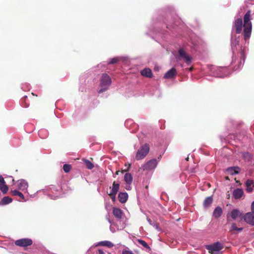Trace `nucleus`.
Masks as SVG:
<instances>
[{
    "label": "nucleus",
    "instance_id": "49530a36",
    "mask_svg": "<svg viewBox=\"0 0 254 254\" xmlns=\"http://www.w3.org/2000/svg\"><path fill=\"white\" fill-rule=\"evenodd\" d=\"M45 132H46V135H45V136H47V131H46Z\"/></svg>",
    "mask_w": 254,
    "mask_h": 254
},
{
    "label": "nucleus",
    "instance_id": "c03bdc74",
    "mask_svg": "<svg viewBox=\"0 0 254 254\" xmlns=\"http://www.w3.org/2000/svg\"><path fill=\"white\" fill-rule=\"evenodd\" d=\"M108 218V221H109V222L110 223H111V220H110V219H109V218Z\"/></svg>",
    "mask_w": 254,
    "mask_h": 254
},
{
    "label": "nucleus",
    "instance_id": "72a5a7b5",
    "mask_svg": "<svg viewBox=\"0 0 254 254\" xmlns=\"http://www.w3.org/2000/svg\"><path fill=\"white\" fill-rule=\"evenodd\" d=\"M5 184V182L3 178L1 176H0V185H3Z\"/></svg>",
    "mask_w": 254,
    "mask_h": 254
},
{
    "label": "nucleus",
    "instance_id": "cd10ccee",
    "mask_svg": "<svg viewBox=\"0 0 254 254\" xmlns=\"http://www.w3.org/2000/svg\"><path fill=\"white\" fill-rule=\"evenodd\" d=\"M0 190L3 193H6L8 191V187L5 184L0 185Z\"/></svg>",
    "mask_w": 254,
    "mask_h": 254
},
{
    "label": "nucleus",
    "instance_id": "473e14b6",
    "mask_svg": "<svg viewBox=\"0 0 254 254\" xmlns=\"http://www.w3.org/2000/svg\"><path fill=\"white\" fill-rule=\"evenodd\" d=\"M63 169L65 173H68L71 169V166L69 165L65 164L64 165Z\"/></svg>",
    "mask_w": 254,
    "mask_h": 254
},
{
    "label": "nucleus",
    "instance_id": "423d86ee",
    "mask_svg": "<svg viewBox=\"0 0 254 254\" xmlns=\"http://www.w3.org/2000/svg\"><path fill=\"white\" fill-rule=\"evenodd\" d=\"M15 244L19 247H25L31 245L32 241L28 238L21 239L16 241Z\"/></svg>",
    "mask_w": 254,
    "mask_h": 254
},
{
    "label": "nucleus",
    "instance_id": "a211bd4d",
    "mask_svg": "<svg viewBox=\"0 0 254 254\" xmlns=\"http://www.w3.org/2000/svg\"><path fill=\"white\" fill-rule=\"evenodd\" d=\"M240 168L238 167H230L227 169V172L231 175L238 174Z\"/></svg>",
    "mask_w": 254,
    "mask_h": 254
},
{
    "label": "nucleus",
    "instance_id": "79ce46f5",
    "mask_svg": "<svg viewBox=\"0 0 254 254\" xmlns=\"http://www.w3.org/2000/svg\"><path fill=\"white\" fill-rule=\"evenodd\" d=\"M99 254H105L102 250H99Z\"/></svg>",
    "mask_w": 254,
    "mask_h": 254
},
{
    "label": "nucleus",
    "instance_id": "4468645a",
    "mask_svg": "<svg viewBox=\"0 0 254 254\" xmlns=\"http://www.w3.org/2000/svg\"><path fill=\"white\" fill-rule=\"evenodd\" d=\"M113 213L114 215L118 219H121L123 215L122 211L118 208H113Z\"/></svg>",
    "mask_w": 254,
    "mask_h": 254
},
{
    "label": "nucleus",
    "instance_id": "9d476101",
    "mask_svg": "<svg viewBox=\"0 0 254 254\" xmlns=\"http://www.w3.org/2000/svg\"><path fill=\"white\" fill-rule=\"evenodd\" d=\"M18 185V189L23 191V190H27V189L28 187V183L25 181L24 180H20L17 181Z\"/></svg>",
    "mask_w": 254,
    "mask_h": 254
},
{
    "label": "nucleus",
    "instance_id": "09e8293b",
    "mask_svg": "<svg viewBox=\"0 0 254 254\" xmlns=\"http://www.w3.org/2000/svg\"><path fill=\"white\" fill-rule=\"evenodd\" d=\"M12 182H13V183H14V179H12Z\"/></svg>",
    "mask_w": 254,
    "mask_h": 254
},
{
    "label": "nucleus",
    "instance_id": "2f4dec72",
    "mask_svg": "<svg viewBox=\"0 0 254 254\" xmlns=\"http://www.w3.org/2000/svg\"><path fill=\"white\" fill-rule=\"evenodd\" d=\"M120 60V58H118V57H116V58H114L113 59H111L109 61V64H115V63H117V62H118Z\"/></svg>",
    "mask_w": 254,
    "mask_h": 254
},
{
    "label": "nucleus",
    "instance_id": "7c9ffc66",
    "mask_svg": "<svg viewBox=\"0 0 254 254\" xmlns=\"http://www.w3.org/2000/svg\"><path fill=\"white\" fill-rule=\"evenodd\" d=\"M137 242L139 244L141 245L144 248L149 249V247L148 246V244L144 241L141 239H138Z\"/></svg>",
    "mask_w": 254,
    "mask_h": 254
},
{
    "label": "nucleus",
    "instance_id": "de8ad7c7",
    "mask_svg": "<svg viewBox=\"0 0 254 254\" xmlns=\"http://www.w3.org/2000/svg\"><path fill=\"white\" fill-rule=\"evenodd\" d=\"M116 174H117V175H118V174H119V171H117V172H116Z\"/></svg>",
    "mask_w": 254,
    "mask_h": 254
},
{
    "label": "nucleus",
    "instance_id": "a19ab883",
    "mask_svg": "<svg viewBox=\"0 0 254 254\" xmlns=\"http://www.w3.org/2000/svg\"><path fill=\"white\" fill-rule=\"evenodd\" d=\"M44 131H46V130H40L39 132V135L40 136H41V137H43V136H42V133H43V132Z\"/></svg>",
    "mask_w": 254,
    "mask_h": 254
},
{
    "label": "nucleus",
    "instance_id": "a878e982",
    "mask_svg": "<svg viewBox=\"0 0 254 254\" xmlns=\"http://www.w3.org/2000/svg\"><path fill=\"white\" fill-rule=\"evenodd\" d=\"M212 202V198L211 197H207L204 200L203 204L205 207L208 206Z\"/></svg>",
    "mask_w": 254,
    "mask_h": 254
},
{
    "label": "nucleus",
    "instance_id": "2eb2a0df",
    "mask_svg": "<svg viewBox=\"0 0 254 254\" xmlns=\"http://www.w3.org/2000/svg\"><path fill=\"white\" fill-rule=\"evenodd\" d=\"M120 185L114 182L111 188V191L109 194H116L119 190Z\"/></svg>",
    "mask_w": 254,
    "mask_h": 254
},
{
    "label": "nucleus",
    "instance_id": "1a4fd4ad",
    "mask_svg": "<svg viewBox=\"0 0 254 254\" xmlns=\"http://www.w3.org/2000/svg\"><path fill=\"white\" fill-rule=\"evenodd\" d=\"M242 215V213L238 209H235L232 210L231 212L227 214V218L228 221L229 220V217L230 216L232 219L235 220L237 218L240 217Z\"/></svg>",
    "mask_w": 254,
    "mask_h": 254
},
{
    "label": "nucleus",
    "instance_id": "9b49d317",
    "mask_svg": "<svg viewBox=\"0 0 254 254\" xmlns=\"http://www.w3.org/2000/svg\"><path fill=\"white\" fill-rule=\"evenodd\" d=\"M176 69L175 68H172L166 73L164 77L167 79L172 78L174 77L176 75Z\"/></svg>",
    "mask_w": 254,
    "mask_h": 254
},
{
    "label": "nucleus",
    "instance_id": "ea45409f",
    "mask_svg": "<svg viewBox=\"0 0 254 254\" xmlns=\"http://www.w3.org/2000/svg\"><path fill=\"white\" fill-rule=\"evenodd\" d=\"M147 221L149 222V223L151 225H153V223L154 222H152L151 220L148 218H147Z\"/></svg>",
    "mask_w": 254,
    "mask_h": 254
},
{
    "label": "nucleus",
    "instance_id": "412c9836",
    "mask_svg": "<svg viewBox=\"0 0 254 254\" xmlns=\"http://www.w3.org/2000/svg\"><path fill=\"white\" fill-rule=\"evenodd\" d=\"M124 180L127 184L130 185L132 181V177L129 173H126L124 176Z\"/></svg>",
    "mask_w": 254,
    "mask_h": 254
},
{
    "label": "nucleus",
    "instance_id": "4be33fe9",
    "mask_svg": "<svg viewBox=\"0 0 254 254\" xmlns=\"http://www.w3.org/2000/svg\"><path fill=\"white\" fill-rule=\"evenodd\" d=\"M12 201V199L8 196H4L1 201V203L3 205L7 204L10 203Z\"/></svg>",
    "mask_w": 254,
    "mask_h": 254
},
{
    "label": "nucleus",
    "instance_id": "c756f323",
    "mask_svg": "<svg viewBox=\"0 0 254 254\" xmlns=\"http://www.w3.org/2000/svg\"><path fill=\"white\" fill-rule=\"evenodd\" d=\"M84 162L88 169H92L94 167V165L90 161L88 160H85Z\"/></svg>",
    "mask_w": 254,
    "mask_h": 254
},
{
    "label": "nucleus",
    "instance_id": "4c0bfd02",
    "mask_svg": "<svg viewBox=\"0 0 254 254\" xmlns=\"http://www.w3.org/2000/svg\"><path fill=\"white\" fill-rule=\"evenodd\" d=\"M152 226L153 227H154L157 229L158 228V227H159L158 224L157 223H155V222L153 223V225Z\"/></svg>",
    "mask_w": 254,
    "mask_h": 254
},
{
    "label": "nucleus",
    "instance_id": "a18cd8bd",
    "mask_svg": "<svg viewBox=\"0 0 254 254\" xmlns=\"http://www.w3.org/2000/svg\"><path fill=\"white\" fill-rule=\"evenodd\" d=\"M45 132H46V135H45V136H47V131H46Z\"/></svg>",
    "mask_w": 254,
    "mask_h": 254
},
{
    "label": "nucleus",
    "instance_id": "37998d69",
    "mask_svg": "<svg viewBox=\"0 0 254 254\" xmlns=\"http://www.w3.org/2000/svg\"><path fill=\"white\" fill-rule=\"evenodd\" d=\"M126 189L127 190H129L130 189V187L129 186H127L126 187Z\"/></svg>",
    "mask_w": 254,
    "mask_h": 254
},
{
    "label": "nucleus",
    "instance_id": "5701e85b",
    "mask_svg": "<svg viewBox=\"0 0 254 254\" xmlns=\"http://www.w3.org/2000/svg\"><path fill=\"white\" fill-rule=\"evenodd\" d=\"M226 69L225 68H222V67H218L217 68V69L216 70H218L219 71V72L218 73H214V76H217V77H224L225 76H226V74H223L221 73V72L222 71V70H225Z\"/></svg>",
    "mask_w": 254,
    "mask_h": 254
},
{
    "label": "nucleus",
    "instance_id": "f8f14e48",
    "mask_svg": "<svg viewBox=\"0 0 254 254\" xmlns=\"http://www.w3.org/2000/svg\"><path fill=\"white\" fill-rule=\"evenodd\" d=\"M244 194V191L241 189H237L233 192V195L235 199L240 198Z\"/></svg>",
    "mask_w": 254,
    "mask_h": 254
},
{
    "label": "nucleus",
    "instance_id": "ddd939ff",
    "mask_svg": "<svg viewBox=\"0 0 254 254\" xmlns=\"http://www.w3.org/2000/svg\"><path fill=\"white\" fill-rule=\"evenodd\" d=\"M119 200L120 202H126L128 198V194L127 192H120L118 194Z\"/></svg>",
    "mask_w": 254,
    "mask_h": 254
},
{
    "label": "nucleus",
    "instance_id": "f257e3e1",
    "mask_svg": "<svg viewBox=\"0 0 254 254\" xmlns=\"http://www.w3.org/2000/svg\"><path fill=\"white\" fill-rule=\"evenodd\" d=\"M234 27L236 28L237 33H240L242 31V27H244V37L246 41L249 39L251 35L252 24L251 21V11H248L244 17V24H243L242 19L240 18H237L234 23Z\"/></svg>",
    "mask_w": 254,
    "mask_h": 254
},
{
    "label": "nucleus",
    "instance_id": "39448f33",
    "mask_svg": "<svg viewBox=\"0 0 254 254\" xmlns=\"http://www.w3.org/2000/svg\"><path fill=\"white\" fill-rule=\"evenodd\" d=\"M157 163L158 162L156 159H152L142 165L141 167L139 168V171H141V170L145 171L154 169L157 166Z\"/></svg>",
    "mask_w": 254,
    "mask_h": 254
},
{
    "label": "nucleus",
    "instance_id": "6ab92c4d",
    "mask_svg": "<svg viewBox=\"0 0 254 254\" xmlns=\"http://www.w3.org/2000/svg\"><path fill=\"white\" fill-rule=\"evenodd\" d=\"M222 213V209L220 207H217L213 212V215L215 218H219Z\"/></svg>",
    "mask_w": 254,
    "mask_h": 254
},
{
    "label": "nucleus",
    "instance_id": "58836bf2",
    "mask_svg": "<svg viewBox=\"0 0 254 254\" xmlns=\"http://www.w3.org/2000/svg\"><path fill=\"white\" fill-rule=\"evenodd\" d=\"M251 209H252V212H254V201L253 202V203L251 205Z\"/></svg>",
    "mask_w": 254,
    "mask_h": 254
},
{
    "label": "nucleus",
    "instance_id": "20e7f679",
    "mask_svg": "<svg viewBox=\"0 0 254 254\" xmlns=\"http://www.w3.org/2000/svg\"><path fill=\"white\" fill-rule=\"evenodd\" d=\"M206 249L211 254H218L219 252L223 249V246L220 243L216 242L212 245L207 246Z\"/></svg>",
    "mask_w": 254,
    "mask_h": 254
},
{
    "label": "nucleus",
    "instance_id": "bb28decb",
    "mask_svg": "<svg viewBox=\"0 0 254 254\" xmlns=\"http://www.w3.org/2000/svg\"><path fill=\"white\" fill-rule=\"evenodd\" d=\"M238 43H239L238 40H237L236 38L234 39L232 37V38H231V46H232V49L233 51H234L235 47L238 44Z\"/></svg>",
    "mask_w": 254,
    "mask_h": 254
},
{
    "label": "nucleus",
    "instance_id": "f704fd0d",
    "mask_svg": "<svg viewBox=\"0 0 254 254\" xmlns=\"http://www.w3.org/2000/svg\"><path fill=\"white\" fill-rule=\"evenodd\" d=\"M123 254H133L131 251L125 250L123 252Z\"/></svg>",
    "mask_w": 254,
    "mask_h": 254
},
{
    "label": "nucleus",
    "instance_id": "e433bc0d",
    "mask_svg": "<svg viewBox=\"0 0 254 254\" xmlns=\"http://www.w3.org/2000/svg\"><path fill=\"white\" fill-rule=\"evenodd\" d=\"M243 156L244 158H248V159H249L250 158V154H249L248 153H246L243 154Z\"/></svg>",
    "mask_w": 254,
    "mask_h": 254
},
{
    "label": "nucleus",
    "instance_id": "c85d7f7f",
    "mask_svg": "<svg viewBox=\"0 0 254 254\" xmlns=\"http://www.w3.org/2000/svg\"><path fill=\"white\" fill-rule=\"evenodd\" d=\"M245 62V56L243 52L241 53V59L239 62V68L243 65Z\"/></svg>",
    "mask_w": 254,
    "mask_h": 254
},
{
    "label": "nucleus",
    "instance_id": "dca6fc26",
    "mask_svg": "<svg viewBox=\"0 0 254 254\" xmlns=\"http://www.w3.org/2000/svg\"><path fill=\"white\" fill-rule=\"evenodd\" d=\"M247 186V191L249 192H251L253 190L254 182L251 180H248L246 183Z\"/></svg>",
    "mask_w": 254,
    "mask_h": 254
},
{
    "label": "nucleus",
    "instance_id": "f3484780",
    "mask_svg": "<svg viewBox=\"0 0 254 254\" xmlns=\"http://www.w3.org/2000/svg\"><path fill=\"white\" fill-rule=\"evenodd\" d=\"M142 75L147 77H151L152 76V71L150 68H145L142 70L140 72Z\"/></svg>",
    "mask_w": 254,
    "mask_h": 254
},
{
    "label": "nucleus",
    "instance_id": "6e6552de",
    "mask_svg": "<svg viewBox=\"0 0 254 254\" xmlns=\"http://www.w3.org/2000/svg\"><path fill=\"white\" fill-rule=\"evenodd\" d=\"M243 218L247 223L254 226V212H250L246 213Z\"/></svg>",
    "mask_w": 254,
    "mask_h": 254
},
{
    "label": "nucleus",
    "instance_id": "b1692460",
    "mask_svg": "<svg viewBox=\"0 0 254 254\" xmlns=\"http://www.w3.org/2000/svg\"><path fill=\"white\" fill-rule=\"evenodd\" d=\"M99 245L103 246H106L109 248L113 247L114 246V244L110 241H102L99 243Z\"/></svg>",
    "mask_w": 254,
    "mask_h": 254
},
{
    "label": "nucleus",
    "instance_id": "393cba45",
    "mask_svg": "<svg viewBox=\"0 0 254 254\" xmlns=\"http://www.w3.org/2000/svg\"><path fill=\"white\" fill-rule=\"evenodd\" d=\"M243 230V228H238L236 223H233L231 225V226L230 229V231H237L239 232L242 231Z\"/></svg>",
    "mask_w": 254,
    "mask_h": 254
},
{
    "label": "nucleus",
    "instance_id": "7ed1b4c3",
    "mask_svg": "<svg viewBox=\"0 0 254 254\" xmlns=\"http://www.w3.org/2000/svg\"><path fill=\"white\" fill-rule=\"evenodd\" d=\"M149 151V147L148 144H145L141 146L138 150L136 155L137 160H141L144 158Z\"/></svg>",
    "mask_w": 254,
    "mask_h": 254
},
{
    "label": "nucleus",
    "instance_id": "c9c22d12",
    "mask_svg": "<svg viewBox=\"0 0 254 254\" xmlns=\"http://www.w3.org/2000/svg\"><path fill=\"white\" fill-rule=\"evenodd\" d=\"M109 195L111 196V199L113 201H115L116 200V194H109Z\"/></svg>",
    "mask_w": 254,
    "mask_h": 254
},
{
    "label": "nucleus",
    "instance_id": "0eeeda50",
    "mask_svg": "<svg viewBox=\"0 0 254 254\" xmlns=\"http://www.w3.org/2000/svg\"><path fill=\"white\" fill-rule=\"evenodd\" d=\"M180 58L179 60H183L187 64H190L191 61V57L189 56L186 52L183 49H180L179 51Z\"/></svg>",
    "mask_w": 254,
    "mask_h": 254
},
{
    "label": "nucleus",
    "instance_id": "f03ea898",
    "mask_svg": "<svg viewBox=\"0 0 254 254\" xmlns=\"http://www.w3.org/2000/svg\"><path fill=\"white\" fill-rule=\"evenodd\" d=\"M111 79L107 74H103L100 79V86L101 88L99 90V92H103L108 88L111 84Z\"/></svg>",
    "mask_w": 254,
    "mask_h": 254
},
{
    "label": "nucleus",
    "instance_id": "aec40b11",
    "mask_svg": "<svg viewBox=\"0 0 254 254\" xmlns=\"http://www.w3.org/2000/svg\"><path fill=\"white\" fill-rule=\"evenodd\" d=\"M11 193L12 195L14 196L17 195L19 196L22 201H25L26 200L25 199L24 196L23 194L20 191L17 190H11Z\"/></svg>",
    "mask_w": 254,
    "mask_h": 254
}]
</instances>
